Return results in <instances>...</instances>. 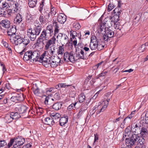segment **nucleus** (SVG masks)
Masks as SVG:
<instances>
[{"label":"nucleus","mask_w":148,"mask_h":148,"mask_svg":"<svg viewBox=\"0 0 148 148\" xmlns=\"http://www.w3.org/2000/svg\"><path fill=\"white\" fill-rule=\"evenodd\" d=\"M132 130L130 126L125 130L123 134V139L126 138L125 142L127 145H142L145 142V140L138 134H132Z\"/></svg>","instance_id":"f257e3e1"},{"label":"nucleus","mask_w":148,"mask_h":148,"mask_svg":"<svg viewBox=\"0 0 148 148\" xmlns=\"http://www.w3.org/2000/svg\"><path fill=\"white\" fill-rule=\"evenodd\" d=\"M104 105L102 107L100 111H97V114H99L101 112H103L105 110L106 108L107 107L108 105L104 103Z\"/></svg>","instance_id":"5fc2aeb1"},{"label":"nucleus","mask_w":148,"mask_h":148,"mask_svg":"<svg viewBox=\"0 0 148 148\" xmlns=\"http://www.w3.org/2000/svg\"><path fill=\"white\" fill-rule=\"evenodd\" d=\"M16 32V29L15 27H10L8 28L7 32L8 35V36H10V40L12 39L11 38L13 37L15 35V34Z\"/></svg>","instance_id":"dca6fc26"},{"label":"nucleus","mask_w":148,"mask_h":148,"mask_svg":"<svg viewBox=\"0 0 148 148\" xmlns=\"http://www.w3.org/2000/svg\"><path fill=\"white\" fill-rule=\"evenodd\" d=\"M98 33L102 36L103 40L106 42H107L109 38H112L116 35L115 32L110 27L106 28L103 25L101 26Z\"/></svg>","instance_id":"f03ea898"},{"label":"nucleus","mask_w":148,"mask_h":148,"mask_svg":"<svg viewBox=\"0 0 148 148\" xmlns=\"http://www.w3.org/2000/svg\"><path fill=\"white\" fill-rule=\"evenodd\" d=\"M114 5L112 3H110L108 6V11L110 12L114 8Z\"/></svg>","instance_id":"6e6d98bb"},{"label":"nucleus","mask_w":148,"mask_h":148,"mask_svg":"<svg viewBox=\"0 0 148 148\" xmlns=\"http://www.w3.org/2000/svg\"><path fill=\"white\" fill-rule=\"evenodd\" d=\"M29 54H30V53L28 51L24 53L23 59L25 61H27L30 60L31 61V56Z\"/></svg>","instance_id":"473e14b6"},{"label":"nucleus","mask_w":148,"mask_h":148,"mask_svg":"<svg viewBox=\"0 0 148 148\" xmlns=\"http://www.w3.org/2000/svg\"><path fill=\"white\" fill-rule=\"evenodd\" d=\"M14 41L13 43L15 45H18V44H21L22 43V38L21 37L18 35L12 37Z\"/></svg>","instance_id":"aec40b11"},{"label":"nucleus","mask_w":148,"mask_h":148,"mask_svg":"<svg viewBox=\"0 0 148 148\" xmlns=\"http://www.w3.org/2000/svg\"><path fill=\"white\" fill-rule=\"evenodd\" d=\"M28 1L29 7L32 8L36 6L37 0H28Z\"/></svg>","instance_id":"72a5a7b5"},{"label":"nucleus","mask_w":148,"mask_h":148,"mask_svg":"<svg viewBox=\"0 0 148 148\" xmlns=\"http://www.w3.org/2000/svg\"><path fill=\"white\" fill-rule=\"evenodd\" d=\"M83 49H81L79 52L76 53V56L77 60L79 59H88V52H90L89 48L86 47H84Z\"/></svg>","instance_id":"20e7f679"},{"label":"nucleus","mask_w":148,"mask_h":148,"mask_svg":"<svg viewBox=\"0 0 148 148\" xmlns=\"http://www.w3.org/2000/svg\"><path fill=\"white\" fill-rule=\"evenodd\" d=\"M50 116L52 118L55 120L58 119L59 120L61 116L59 113L56 112H50L49 113Z\"/></svg>","instance_id":"393cba45"},{"label":"nucleus","mask_w":148,"mask_h":148,"mask_svg":"<svg viewBox=\"0 0 148 148\" xmlns=\"http://www.w3.org/2000/svg\"><path fill=\"white\" fill-rule=\"evenodd\" d=\"M104 44H101L98 43V40L96 36H92L91 38V41L89 47L92 50L102 49L104 47Z\"/></svg>","instance_id":"7ed1b4c3"},{"label":"nucleus","mask_w":148,"mask_h":148,"mask_svg":"<svg viewBox=\"0 0 148 148\" xmlns=\"http://www.w3.org/2000/svg\"><path fill=\"white\" fill-rule=\"evenodd\" d=\"M145 117H148V110L142 114L141 117V121H144Z\"/></svg>","instance_id":"8fccbe9b"},{"label":"nucleus","mask_w":148,"mask_h":148,"mask_svg":"<svg viewBox=\"0 0 148 148\" xmlns=\"http://www.w3.org/2000/svg\"><path fill=\"white\" fill-rule=\"evenodd\" d=\"M17 7L16 3L12 1L11 2V5L9 7V9L4 12L5 14L7 13L8 15H11L13 12H15L16 10H17Z\"/></svg>","instance_id":"9d476101"},{"label":"nucleus","mask_w":148,"mask_h":148,"mask_svg":"<svg viewBox=\"0 0 148 148\" xmlns=\"http://www.w3.org/2000/svg\"><path fill=\"white\" fill-rule=\"evenodd\" d=\"M47 55H48L47 51H44L43 53L40 56L39 59L43 58V57L44 58H45V57Z\"/></svg>","instance_id":"e2e57ef3"},{"label":"nucleus","mask_w":148,"mask_h":148,"mask_svg":"<svg viewBox=\"0 0 148 148\" xmlns=\"http://www.w3.org/2000/svg\"><path fill=\"white\" fill-rule=\"evenodd\" d=\"M6 145L7 143L5 140H0V147H4Z\"/></svg>","instance_id":"bf43d9fd"},{"label":"nucleus","mask_w":148,"mask_h":148,"mask_svg":"<svg viewBox=\"0 0 148 148\" xmlns=\"http://www.w3.org/2000/svg\"><path fill=\"white\" fill-rule=\"evenodd\" d=\"M56 38L59 40L62 46H64V44L67 43L69 38L66 34L63 33H59Z\"/></svg>","instance_id":"423d86ee"},{"label":"nucleus","mask_w":148,"mask_h":148,"mask_svg":"<svg viewBox=\"0 0 148 148\" xmlns=\"http://www.w3.org/2000/svg\"><path fill=\"white\" fill-rule=\"evenodd\" d=\"M57 20L59 23L63 24L66 21V16L63 13H60L57 17Z\"/></svg>","instance_id":"f8f14e48"},{"label":"nucleus","mask_w":148,"mask_h":148,"mask_svg":"<svg viewBox=\"0 0 148 148\" xmlns=\"http://www.w3.org/2000/svg\"><path fill=\"white\" fill-rule=\"evenodd\" d=\"M54 99L55 100H59L60 99V97L58 93H56L54 95Z\"/></svg>","instance_id":"69168bd1"},{"label":"nucleus","mask_w":148,"mask_h":148,"mask_svg":"<svg viewBox=\"0 0 148 148\" xmlns=\"http://www.w3.org/2000/svg\"><path fill=\"white\" fill-rule=\"evenodd\" d=\"M15 143L14 138H12L11 139L10 142L8 144V146L9 147H10L14 143Z\"/></svg>","instance_id":"0e129e2a"},{"label":"nucleus","mask_w":148,"mask_h":148,"mask_svg":"<svg viewBox=\"0 0 148 148\" xmlns=\"http://www.w3.org/2000/svg\"><path fill=\"white\" fill-rule=\"evenodd\" d=\"M5 119L6 121V122L8 123H10L13 120V119L10 114H7L5 116Z\"/></svg>","instance_id":"a19ab883"},{"label":"nucleus","mask_w":148,"mask_h":148,"mask_svg":"<svg viewBox=\"0 0 148 148\" xmlns=\"http://www.w3.org/2000/svg\"><path fill=\"white\" fill-rule=\"evenodd\" d=\"M47 14H46L44 11L43 13L40 15L39 20L40 23L44 24L47 23L50 20V19H49V14L47 15Z\"/></svg>","instance_id":"0eeeda50"},{"label":"nucleus","mask_w":148,"mask_h":148,"mask_svg":"<svg viewBox=\"0 0 148 148\" xmlns=\"http://www.w3.org/2000/svg\"><path fill=\"white\" fill-rule=\"evenodd\" d=\"M27 35L32 41H34L36 39L37 34L33 32L32 29H29L27 32Z\"/></svg>","instance_id":"6ab92c4d"},{"label":"nucleus","mask_w":148,"mask_h":148,"mask_svg":"<svg viewBox=\"0 0 148 148\" xmlns=\"http://www.w3.org/2000/svg\"><path fill=\"white\" fill-rule=\"evenodd\" d=\"M15 143L13 147L14 148H21L20 146L22 145L24 143L25 140L23 137L18 136L14 138Z\"/></svg>","instance_id":"6e6552de"},{"label":"nucleus","mask_w":148,"mask_h":148,"mask_svg":"<svg viewBox=\"0 0 148 148\" xmlns=\"http://www.w3.org/2000/svg\"><path fill=\"white\" fill-rule=\"evenodd\" d=\"M63 46L62 45L58 47L57 50V53L58 55H62L64 53V51Z\"/></svg>","instance_id":"58836bf2"},{"label":"nucleus","mask_w":148,"mask_h":148,"mask_svg":"<svg viewBox=\"0 0 148 148\" xmlns=\"http://www.w3.org/2000/svg\"><path fill=\"white\" fill-rule=\"evenodd\" d=\"M52 25L53 27L54 28V36H55L56 34L58 33L59 32L60 29H59V24L56 20H54L53 19V21Z\"/></svg>","instance_id":"5701e85b"},{"label":"nucleus","mask_w":148,"mask_h":148,"mask_svg":"<svg viewBox=\"0 0 148 148\" xmlns=\"http://www.w3.org/2000/svg\"><path fill=\"white\" fill-rule=\"evenodd\" d=\"M22 20V17L21 15L18 13L16 16V17L14 19V23L17 25L19 24Z\"/></svg>","instance_id":"c85d7f7f"},{"label":"nucleus","mask_w":148,"mask_h":148,"mask_svg":"<svg viewBox=\"0 0 148 148\" xmlns=\"http://www.w3.org/2000/svg\"><path fill=\"white\" fill-rule=\"evenodd\" d=\"M55 88H50L47 89L46 93L47 95H49V93L52 92H54Z\"/></svg>","instance_id":"13d9d810"},{"label":"nucleus","mask_w":148,"mask_h":148,"mask_svg":"<svg viewBox=\"0 0 148 148\" xmlns=\"http://www.w3.org/2000/svg\"><path fill=\"white\" fill-rule=\"evenodd\" d=\"M114 13L115 14L114 17H112L113 18V24L117 23L119 20V16L121 14V12L117 10V9L115 8L114 10Z\"/></svg>","instance_id":"ddd939ff"},{"label":"nucleus","mask_w":148,"mask_h":148,"mask_svg":"<svg viewBox=\"0 0 148 148\" xmlns=\"http://www.w3.org/2000/svg\"><path fill=\"white\" fill-rule=\"evenodd\" d=\"M73 27L76 30L79 29L81 27L80 24L77 22L73 23Z\"/></svg>","instance_id":"09e8293b"},{"label":"nucleus","mask_w":148,"mask_h":148,"mask_svg":"<svg viewBox=\"0 0 148 148\" xmlns=\"http://www.w3.org/2000/svg\"><path fill=\"white\" fill-rule=\"evenodd\" d=\"M77 60V58L76 57V56L75 57L74 55H73L72 52H70V59H69V61L72 62H74L75 61Z\"/></svg>","instance_id":"4c0bfd02"},{"label":"nucleus","mask_w":148,"mask_h":148,"mask_svg":"<svg viewBox=\"0 0 148 148\" xmlns=\"http://www.w3.org/2000/svg\"><path fill=\"white\" fill-rule=\"evenodd\" d=\"M32 59L31 62H36L38 61L40 56V52L38 51H34Z\"/></svg>","instance_id":"412c9836"},{"label":"nucleus","mask_w":148,"mask_h":148,"mask_svg":"<svg viewBox=\"0 0 148 148\" xmlns=\"http://www.w3.org/2000/svg\"><path fill=\"white\" fill-rule=\"evenodd\" d=\"M146 43H145L144 44L142 45H141V47L139 49V51H141V52H143L144 51V49H145V46H146Z\"/></svg>","instance_id":"680f3d73"},{"label":"nucleus","mask_w":148,"mask_h":148,"mask_svg":"<svg viewBox=\"0 0 148 148\" xmlns=\"http://www.w3.org/2000/svg\"><path fill=\"white\" fill-rule=\"evenodd\" d=\"M140 126H138L136 123H132L131 125V128L132 132L138 134L141 130Z\"/></svg>","instance_id":"2eb2a0df"},{"label":"nucleus","mask_w":148,"mask_h":148,"mask_svg":"<svg viewBox=\"0 0 148 148\" xmlns=\"http://www.w3.org/2000/svg\"><path fill=\"white\" fill-rule=\"evenodd\" d=\"M51 62H50V65L51 67L55 68L59 64L58 63H56V62L54 61H51Z\"/></svg>","instance_id":"603ef678"},{"label":"nucleus","mask_w":148,"mask_h":148,"mask_svg":"<svg viewBox=\"0 0 148 148\" xmlns=\"http://www.w3.org/2000/svg\"><path fill=\"white\" fill-rule=\"evenodd\" d=\"M51 100L53 101H55L56 100H55L54 99V98H51L50 99L49 98L47 97L45 99V103L46 104H48V101L49 100L50 101V100Z\"/></svg>","instance_id":"052dcab7"},{"label":"nucleus","mask_w":148,"mask_h":148,"mask_svg":"<svg viewBox=\"0 0 148 148\" xmlns=\"http://www.w3.org/2000/svg\"><path fill=\"white\" fill-rule=\"evenodd\" d=\"M34 85L33 89V91L35 94H37L39 93V89L37 88L36 84H35Z\"/></svg>","instance_id":"de8ad7c7"},{"label":"nucleus","mask_w":148,"mask_h":148,"mask_svg":"<svg viewBox=\"0 0 148 148\" xmlns=\"http://www.w3.org/2000/svg\"><path fill=\"white\" fill-rule=\"evenodd\" d=\"M45 31L47 34H51L53 31L52 26L51 25H49L47 27L46 29H45Z\"/></svg>","instance_id":"c9c22d12"},{"label":"nucleus","mask_w":148,"mask_h":148,"mask_svg":"<svg viewBox=\"0 0 148 148\" xmlns=\"http://www.w3.org/2000/svg\"><path fill=\"white\" fill-rule=\"evenodd\" d=\"M44 0H42V1L41 2V3H40V9L39 10V11L40 12H41V11L43 9V7L44 5Z\"/></svg>","instance_id":"338daca9"},{"label":"nucleus","mask_w":148,"mask_h":148,"mask_svg":"<svg viewBox=\"0 0 148 148\" xmlns=\"http://www.w3.org/2000/svg\"><path fill=\"white\" fill-rule=\"evenodd\" d=\"M42 29H38V28H34L33 29H32V31H33V32H34L36 34H37V35H38L41 30Z\"/></svg>","instance_id":"3c124183"},{"label":"nucleus","mask_w":148,"mask_h":148,"mask_svg":"<svg viewBox=\"0 0 148 148\" xmlns=\"http://www.w3.org/2000/svg\"><path fill=\"white\" fill-rule=\"evenodd\" d=\"M45 123L50 126L53 125L55 123L53 119L51 117H47L45 119Z\"/></svg>","instance_id":"bb28decb"},{"label":"nucleus","mask_w":148,"mask_h":148,"mask_svg":"<svg viewBox=\"0 0 148 148\" xmlns=\"http://www.w3.org/2000/svg\"><path fill=\"white\" fill-rule=\"evenodd\" d=\"M49 58H50V59L51 60V61H54L56 62V63H59L60 62L61 60L59 57L58 56H52L51 57H49Z\"/></svg>","instance_id":"e433bc0d"},{"label":"nucleus","mask_w":148,"mask_h":148,"mask_svg":"<svg viewBox=\"0 0 148 148\" xmlns=\"http://www.w3.org/2000/svg\"><path fill=\"white\" fill-rule=\"evenodd\" d=\"M56 40V38L54 36H53L51 39L48 40L46 39L45 42H43L42 44L45 45V49L47 50L50 47H55L54 45H51L55 44Z\"/></svg>","instance_id":"39448f33"},{"label":"nucleus","mask_w":148,"mask_h":148,"mask_svg":"<svg viewBox=\"0 0 148 148\" xmlns=\"http://www.w3.org/2000/svg\"><path fill=\"white\" fill-rule=\"evenodd\" d=\"M27 110V107L24 106H21L19 108V112L22 113L25 112Z\"/></svg>","instance_id":"a18cd8bd"},{"label":"nucleus","mask_w":148,"mask_h":148,"mask_svg":"<svg viewBox=\"0 0 148 148\" xmlns=\"http://www.w3.org/2000/svg\"><path fill=\"white\" fill-rule=\"evenodd\" d=\"M55 49L56 47H53V48L52 47H50V48L48 49V55H49L50 57L55 56L56 55V52L55 51Z\"/></svg>","instance_id":"cd10ccee"},{"label":"nucleus","mask_w":148,"mask_h":148,"mask_svg":"<svg viewBox=\"0 0 148 148\" xmlns=\"http://www.w3.org/2000/svg\"><path fill=\"white\" fill-rule=\"evenodd\" d=\"M43 58L39 59V61L42 63V64L45 67H48L50 66L51 59L50 58Z\"/></svg>","instance_id":"9b49d317"},{"label":"nucleus","mask_w":148,"mask_h":148,"mask_svg":"<svg viewBox=\"0 0 148 148\" xmlns=\"http://www.w3.org/2000/svg\"><path fill=\"white\" fill-rule=\"evenodd\" d=\"M34 28H38L42 29V26L41 24L40 23L38 20H36L34 22Z\"/></svg>","instance_id":"79ce46f5"},{"label":"nucleus","mask_w":148,"mask_h":148,"mask_svg":"<svg viewBox=\"0 0 148 148\" xmlns=\"http://www.w3.org/2000/svg\"><path fill=\"white\" fill-rule=\"evenodd\" d=\"M22 43H23L24 45L27 46L30 42V41L28 38H24L23 39H22Z\"/></svg>","instance_id":"c03bdc74"},{"label":"nucleus","mask_w":148,"mask_h":148,"mask_svg":"<svg viewBox=\"0 0 148 148\" xmlns=\"http://www.w3.org/2000/svg\"><path fill=\"white\" fill-rule=\"evenodd\" d=\"M0 24L3 27L6 28H9L10 26V22L7 19L2 20L1 21Z\"/></svg>","instance_id":"a878e982"},{"label":"nucleus","mask_w":148,"mask_h":148,"mask_svg":"<svg viewBox=\"0 0 148 148\" xmlns=\"http://www.w3.org/2000/svg\"><path fill=\"white\" fill-rule=\"evenodd\" d=\"M68 117L66 116L61 117L60 120V124L61 126H62L66 124L68 121Z\"/></svg>","instance_id":"7c9ffc66"},{"label":"nucleus","mask_w":148,"mask_h":148,"mask_svg":"<svg viewBox=\"0 0 148 148\" xmlns=\"http://www.w3.org/2000/svg\"><path fill=\"white\" fill-rule=\"evenodd\" d=\"M10 100L13 102L17 103L23 100V98L21 95L16 94L12 96L10 98Z\"/></svg>","instance_id":"4468645a"},{"label":"nucleus","mask_w":148,"mask_h":148,"mask_svg":"<svg viewBox=\"0 0 148 148\" xmlns=\"http://www.w3.org/2000/svg\"><path fill=\"white\" fill-rule=\"evenodd\" d=\"M113 24V18L112 17L105 18L104 20V22L102 23H100L99 28H101V26L103 25L104 27L107 28V27H110Z\"/></svg>","instance_id":"1a4fd4ad"},{"label":"nucleus","mask_w":148,"mask_h":148,"mask_svg":"<svg viewBox=\"0 0 148 148\" xmlns=\"http://www.w3.org/2000/svg\"><path fill=\"white\" fill-rule=\"evenodd\" d=\"M141 136L144 139L143 137H147L148 135V131L147 129L145 127H142L140 132Z\"/></svg>","instance_id":"4be33fe9"},{"label":"nucleus","mask_w":148,"mask_h":148,"mask_svg":"<svg viewBox=\"0 0 148 148\" xmlns=\"http://www.w3.org/2000/svg\"><path fill=\"white\" fill-rule=\"evenodd\" d=\"M62 103L61 102H58L54 103L53 105V108L56 110H60L61 108Z\"/></svg>","instance_id":"c756f323"},{"label":"nucleus","mask_w":148,"mask_h":148,"mask_svg":"<svg viewBox=\"0 0 148 148\" xmlns=\"http://www.w3.org/2000/svg\"><path fill=\"white\" fill-rule=\"evenodd\" d=\"M77 103V102H75L73 103H72L71 104L68 106L67 108V110H71L74 109L75 108V106Z\"/></svg>","instance_id":"864d4df0"},{"label":"nucleus","mask_w":148,"mask_h":148,"mask_svg":"<svg viewBox=\"0 0 148 148\" xmlns=\"http://www.w3.org/2000/svg\"><path fill=\"white\" fill-rule=\"evenodd\" d=\"M85 97L83 93H81L79 97V101L80 103H82L85 100Z\"/></svg>","instance_id":"49530a36"},{"label":"nucleus","mask_w":148,"mask_h":148,"mask_svg":"<svg viewBox=\"0 0 148 148\" xmlns=\"http://www.w3.org/2000/svg\"><path fill=\"white\" fill-rule=\"evenodd\" d=\"M11 5V2L8 3L5 1H0V9L6 10L9 9Z\"/></svg>","instance_id":"a211bd4d"},{"label":"nucleus","mask_w":148,"mask_h":148,"mask_svg":"<svg viewBox=\"0 0 148 148\" xmlns=\"http://www.w3.org/2000/svg\"><path fill=\"white\" fill-rule=\"evenodd\" d=\"M107 73V71H103L99 75V77L104 76L106 75Z\"/></svg>","instance_id":"774afa93"},{"label":"nucleus","mask_w":148,"mask_h":148,"mask_svg":"<svg viewBox=\"0 0 148 148\" xmlns=\"http://www.w3.org/2000/svg\"><path fill=\"white\" fill-rule=\"evenodd\" d=\"M114 24V27L115 29L119 30V31H121L123 29L122 26L120 25L119 22L117 23Z\"/></svg>","instance_id":"37998d69"},{"label":"nucleus","mask_w":148,"mask_h":148,"mask_svg":"<svg viewBox=\"0 0 148 148\" xmlns=\"http://www.w3.org/2000/svg\"><path fill=\"white\" fill-rule=\"evenodd\" d=\"M10 114L13 120H16L21 117V116L17 112H12Z\"/></svg>","instance_id":"2f4dec72"},{"label":"nucleus","mask_w":148,"mask_h":148,"mask_svg":"<svg viewBox=\"0 0 148 148\" xmlns=\"http://www.w3.org/2000/svg\"><path fill=\"white\" fill-rule=\"evenodd\" d=\"M27 21L28 23L32 22L33 21V18L30 15H28L27 16Z\"/></svg>","instance_id":"4d7b16f0"},{"label":"nucleus","mask_w":148,"mask_h":148,"mask_svg":"<svg viewBox=\"0 0 148 148\" xmlns=\"http://www.w3.org/2000/svg\"><path fill=\"white\" fill-rule=\"evenodd\" d=\"M131 122V120L128 118H125L123 120V123H122L120 125V127L121 128H123L124 127L125 125H127L128 123Z\"/></svg>","instance_id":"f704fd0d"},{"label":"nucleus","mask_w":148,"mask_h":148,"mask_svg":"<svg viewBox=\"0 0 148 148\" xmlns=\"http://www.w3.org/2000/svg\"><path fill=\"white\" fill-rule=\"evenodd\" d=\"M44 11L46 14H48L47 15L49 14V19H50V20L51 19V16H55L56 14V10H55L53 8H52L51 9L50 12H49V10H44Z\"/></svg>","instance_id":"b1692460"},{"label":"nucleus","mask_w":148,"mask_h":148,"mask_svg":"<svg viewBox=\"0 0 148 148\" xmlns=\"http://www.w3.org/2000/svg\"><path fill=\"white\" fill-rule=\"evenodd\" d=\"M47 33L46 32V31H45V29H43L41 33L40 36L38 38V41H39V42H45V40H46L47 38Z\"/></svg>","instance_id":"f3484780"},{"label":"nucleus","mask_w":148,"mask_h":148,"mask_svg":"<svg viewBox=\"0 0 148 148\" xmlns=\"http://www.w3.org/2000/svg\"><path fill=\"white\" fill-rule=\"evenodd\" d=\"M70 53L66 52L64 53V61L66 62H69L70 59Z\"/></svg>","instance_id":"ea45409f"}]
</instances>
